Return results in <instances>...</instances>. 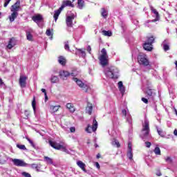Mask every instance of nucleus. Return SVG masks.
Instances as JSON below:
<instances>
[{"label":"nucleus","instance_id":"obj_1","mask_svg":"<svg viewBox=\"0 0 177 177\" xmlns=\"http://www.w3.org/2000/svg\"><path fill=\"white\" fill-rule=\"evenodd\" d=\"M140 138L146 142V140H150L151 136H150V127L149 122L147 118L145 119L144 124H142V129L140 134Z\"/></svg>","mask_w":177,"mask_h":177},{"label":"nucleus","instance_id":"obj_22","mask_svg":"<svg viewBox=\"0 0 177 177\" xmlns=\"http://www.w3.org/2000/svg\"><path fill=\"white\" fill-rule=\"evenodd\" d=\"M62 10H61L60 8L58 10H55V13L53 15L55 21H57V19H59V16L60 15V13H62Z\"/></svg>","mask_w":177,"mask_h":177},{"label":"nucleus","instance_id":"obj_23","mask_svg":"<svg viewBox=\"0 0 177 177\" xmlns=\"http://www.w3.org/2000/svg\"><path fill=\"white\" fill-rule=\"evenodd\" d=\"M50 81L51 84H57V82H59V76L52 75L50 78Z\"/></svg>","mask_w":177,"mask_h":177},{"label":"nucleus","instance_id":"obj_53","mask_svg":"<svg viewBox=\"0 0 177 177\" xmlns=\"http://www.w3.org/2000/svg\"><path fill=\"white\" fill-rule=\"evenodd\" d=\"M145 146L148 149L150 148V146H151V142H145Z\"/></svg>","mask_w":177,"mask_h":177},{"label":"nucleus","instance_id":"obj_27","mask_svg":"<svg viewBox=\"0 0 177 177\" xmlns=\"http://www.w3.org/2000/svg\"><path fill=\"white\" fill-rule=\"evenodd\" d=\"M59 109H60V106H50V110L51 113H56V111H59Z\"/></svg>","mask_w":177,"mask_h":177},{"label":"nucleus","instance_id":"obj_51","mask_svg":"<svg viewBox=\"0 0 177 177\" xmlns=\"http://www.w3.org/2000/svg\"><path fill=\"white\" fill-rule=\"evenodd\" d=\"M15 44L12 43V44H10V43H8V46H7V48L8 49H12V48H13V46H15Z\"/></svg>","mask_w":177,"mask_h":177},{"label":"nucleus","instance_id":"obj_45","mask_svg":"<svg viewBox=\"0 0 177 177\" xmlns=\"http://www.w3.org/2000/svg\"><path fill=\"white\" fill-rule=\"evenodd\" d=\"M165 161H166V162H168V164H172V162H173V160L171 157H167L165 159Z\"/></svg>","mask_w":177,"mask_h":177},{"label":"nucleus","instance_id":"obj_32","mask_svg":"<svg viewBox=\"0 0 177 177\" xmlns=\"http://www.w3.org/2000/svg\"><path fill=\"white\" fill-rule=\"evenodd\" d=\"M112 146H114L115 147H120L121 145H120V142L118 140L113 139L111 142Z\"/></svg>","mask_w":177,"mask_h":177},{"label":"nucleus","instance_id":"obj_52","mask_svg":"<svg viewBox=\"0 0 177 177\" xmlns=\"http://www.w3.org/2000/svg\"><path fill=\"white\" fill-rule=\"evenodd\" d=\"M10 1H12V0H6L5 1L4 8H6L8 6V5H9V3H10Z\"/></svg>","mask_w":177,"mask_h":177},{"label":"nucleus","instance_id":"obj_58","mask_svg":"<svg viewBox=\"0 0 177 177\" xmlns=\"http://www.w3.org/2000/svg\"><path fill=\"white\" fill-rule=\"evenodd\" d=\"M69 111H71V113H74L75 111V109H74V106H72Z\"/></svg>","mask_w":177,"mask_h":177},{"label":"nucleus","instance_id":"obj_18","mask_svg":"<svg viewBox=\"0 0 177 177\" xmlns=\"http://www.w3.org/2000/svg\"><path fill=\"white\" fill-rule=\"evenodd\" d=\"M77 165L83 170V172H85V173L87 172L86 169H85V167H86V165H85V163H84L82 161L78 160L77 162Z\"/></svg>","mask_w":177,"mask_h":177},{"label":"nucleus","instance_id":"obj_64","mask_svg":"<svg viewBox=\"0 0 177 177\" xmlns=\"http://www.w3.org/2000/svg\"><path fill=\"white\" fill-rule=\"evenodd\" d=\"M97 158H100V153H98V154L97 155Z\"/></svg>","mask_w":177,"mask_h":177},{"label":"nucleus","instance_id":"obj_60","mask_svg":"<svg viewBox=\"0 0 177 177\" xmlns=\"http://www.w3.org/2000/svg\"><path fill=\"white\" fill-rule=\"evenodd\" d=\"M41 92L44 93V95H46V90L45 88H41Z\"/></svg>","mask_w":177,"mask_h":177},{"label":"nucleus","instance_id":"obj_24","mask_svg":"<svg viewBox=\"0 0 177 177\" xmlns=\"http://www.w3.org/2000/svg\"><path fill=\"white\" fill-rule=\"evenodd\" d=\"M162 46L165 52H167V50H169V44H168V41L167 40H165L162 42Z\"/></svg>","mask_w":177,"mask_h":177},{"label":"nucleus","instance_id":"obj_31","mask_svg":"<svg viewBox=\"0 0 177 177\" xmlns=\"http://www.w3.org/2000/svg\"><path fill=\"white\" fill-rule=\"evenodd\" d=\"M37 106V102L35 101V97H33V100L32 101V106L35 114L37 111V106Z\"/></svg>","mask_w":177,"mask_h":177},{"label":"nucleus","instance_id":"obj_33","mask_svg":"<svg viewBox=\"0 0 177 177\" xmlns=\"http://www.w3.org/2000/svg\"><path fill=\"white\" fill-rule=\"evenodd\" d=\"M102 33L105 37H111V35H113V32L110 30H102Z\"/></svg>","mask_w":177,"mask_h":177},{"label":"nucleus","instance_id":"obj_47","mask_svg":"<svg viewBox=\"0 0 177 177\" xmlns=\"http://www.w3.org/2000/svg\"><path fill=\"white\" fill-rule=\"evenodd\" d=\"M119 89L120 91V93L122 95H124V93H125V87H124V86L122 87H119Z\"/></svg>","mask_w":177,"mask_h":177},{"label":"nucleus","instance_id":"obj_26","mask_svg":"<svg viewBox=\"0 0 177 177\" xmlns=\"http://www.w3.org/2000/svg\"><path fill=\"white\" fill-rule=\"evenodd\" d=\"M85 6V1L84 0L77 1V7L79 9H82Z\"/></svg>","mask_w":177,"mask_h":177},{"label":"nucleus","instance_id":"obj_46","mask_svg":"<svg viewBox=\"0 0 177 177\" xmlns=\"http://www.w3.org/2000/svg\"><path fill=\"white\" fill-rule=\"evenodd\" d=\"M46 34L48 37H50L52 35H53L52 34V32L50 31V29H47L46 32Z\"/></svg>","mask_w":177,"mask_h":177},{"label":"nucleus","instance_id":"obj_17","mask_svg":"<svg viewBox=\"0 0 177 177\" xmlns=\"http://www.w3.org/2000/svg\"><path fill=\"white\" fill-rule=\"evenodd\" d=\"M69 75H71V73H69V72L67 71H59V77L63 78V80H64V78H67V77H69Z\"/></svg>","mask_w":177,"mask_h":177},{"label":"nucleus","instance_id":"obj_19","mask_svg":"<svg viewBox=\"0 0 177 177\" xmlns=\"http://www.w3.org/2000/svg\"><path fill=\"white\" fill-rule=\"evenodd\" d=\"M32 32H34V30H32V29H29L26 30V38L28 41H32Z\"/></svg>","mask_w":177,"mask_h":177},{"label":"nucleus","instance_id":"obj_34","mask_svg":"<svg viewBox=\"0 0 177 177\" xmlns=\"http://www.w3.org/2000/svg\"><path fill=\"white\" fill-rule=\"evenodd\" d=\"M153 153L156 155V156H161V149H160V147H156L154 150H153Z\"/></svg>","mask_w":177,"mask_h":177},{"label":"nucleus","instance_id":"obj_49","mask_svg":"<svg viewBox=\"0 0 177 177\" xmlns=\"http://www.w3.org/2000/svg\"><path fill=\"white\" fill-rule=\"evenodd\" d=\"M22 176L24 177H31V174H30L26 171L22 172Z\"/></svg>","mask_w":177,"mask_h":177},{"label":"nucleus","instance_id":"obj_8","mask_svg":"<svg viewBox=\"0 0 177 177\" xmlns=\"http://www.w3.org/2000/svg\"><path fill=\"white\" fill-rule=\"evenodd\" d=\"M97 129V121H96V119H93V126H91V124H88L87 128L86 129V131H87L88 133H92L93 132H96V130Z\"/></svg>","mask_w":177,"mask_h":177},{"label":"nucleus","instance_id":"obj_41","mask_svg":"<svg viewBox=\"0 0 177 177\" xmlns=\"http://www.w3.org/2000/svg\"><path fill=\"white\" fill-rule=\"evenodd\" d=\"M17 147L18 149H20V150H27V148L26 147V145H17Z\"/></svg>","mask_w":177,"mask_h":177},{"label":"nucleus","instance_id":"obj_11","mask_svg":"<svg viewBox=\"0 0 177 177\" xmlns=\"http://www.w3.org/2000/svg\"><path fill=\"white\" fill-rule=\"evenodd\" d=\"M74 19H75V15H74V14L66 17V23L67 27H73V20Z\"/></svg>","mask_w":177,"mask_h":177},{"label":"nucleus","instance_id":"obj_44","mask_svg":"<svg viewBox=\"0 0 177 177\" xmlns=\"http://www.w3.org/2000/svg\"><path fill=\"white\" fill-rule=\"evenodd\" d=\"M78 50L81 53L82 57H85V56H86V54L85 53V50L79 49Z\"/></svg>","mask_w":177,"mask_h":177},{"label":"nucleus","instance_id":"obj_38","mask_svg":"<svg viewBox=\"0 0 177 177\" xmlns=\"http://www.w3.org/2000/svg\"><path fill=\"white\" fill-rule=\"evenodd\" d=\"M156 129L158 135L161 136V138H164V131H162L161 129H159L158 127H156Z\"/></svg>","mask_w":177,"mask_h":177},{"label":"nucleus","instance_id":"obj_28","mask_svg":"<svg viewBox=\"0 0 177 177\" xmlns=\"http://www.w3.org/2000/svg\"><path fill=\"white\" fill-rule=\"evenodd\" d=\"M58 62L59 64H62V66H65L66 65V59L63 57V56L59 57L58 59Z\"/></svg>","mask_w":177,"mask_h":177},{"label":"nucleus","instance_id":"obj_54","mask_svg":"<svg viewBox=\"0 0 177 177\" xmlns=\"http://www.w3.org/2000/svg\"><path fill=\"white\" fill-rule=\"evenodd\" d=\"M73 107V105L70 103L66 104V109H71Z\"/></svg>","mask_w":177,"mask_h":177},{"label":"nucleus","instance_id":"obj_29","mask_svg":"<svg viewBox=\"0 0 177 177\" xmlns=\"http://www.w3.org/2000/svg\"><path fill=\"white\" fill-rule=\"evenodd\" d=\"M101 10V15L102 16V17H104V19H107V16L109 14L107 13V10H106V8H102Z\"/></svg>","mask_w":177,"mask_h":177},{"label":"nucleus","instance_id":"obj_55","mask_svg":"<svg viewBox=\"0 0 177 177\" xmlns=\"http://www.w3.org/2000/svg\"><path fill=\"white\" fill-rule=\"evenodd\" d=\"M118 84V88H121L124 86L122 82H119Z\"/></svg>","mask_w":177,"mask_h":177},{"label":"nucleus","instance_id":"obj_42","mask_svg":"<svg viewBox=\"0 0 177 177\" xmlns=\"http://www.w3.org/2000/svg\"><path fill=\"white\" fill-rule=\"evenodd\" d=\"M26 140H28V142H29L31 146L33 147L34 149H35V144H34V142H32V140H31V139H30L28 137H26Z\"/></svg>","mask_w":177,"mask_h":177},{"label":"nucleus","instance_id":"obj_30","mask_svg":"<svg viewBox=\"0 0 177 177\" xmlns=\"http://www.w3.org/2000/svg\"><path fill=\"white\" fill-rule=\"evenodd\" d=\"M8 161V156L3 155V156H0V164H5Z\"/></svg>","mask_w":177,"mask_h":177},{"label":"nucleus","instance_id":"obj_16","mask_svg":"<svg viewBox=\"0 0 177 177\" xmlns=\"http://www.w3.org/2000/svg\"><path fill=\"white\" fill-rule=\"evenodd\" d=\"M20 10V1H17L11 6V12H19Z\"/></svg>","mask_w":177,"mask_h":177},{"label":"nucleus","instance_id":"obj_9","mask_svg":"<svg viewBox=\"0 0 177 177\" xmlns=\"http://www.w3.org/2000/svg\"><path fill=\"white\" fill-rule=\"evenodd\" d=\"M32 20H33L35 21V23H37V25L39 26V27L42 28V24L44 21V17H42V15L38 14L37 15H34L32 17Z\"/></svg>","mask_w":177,"mask_h":177},{"label":"nucleus","instance_id":"obj_35","mask_svg":"<svg viewBox=\"0 0 177 177\" xmlns=\"http://www.w3.org/2000/svg\"><path fill=\"white\" fill-rule=\"evenodd\" d=\"M93 107L92 106V105H88V106L86 109V113H88V114H89V115H91V114H92V110H93Z\"/></svg>","mask_w":177,"mask_h":177},{"label":"nucleus","instance_id":"obj_13","mask_svg":"<svg viewBox=\"0 0 177 177\" xmlns=\"http://www.w3.org/2000/svg\"><path fill=\"white\" fill-rule=\"evenodd\" d=\"M19 85L21 88H26L27 85V77L26 76H20L19 77Z\"/></svg>","mask_w":177,"mask_h":177},{"label":"nucleus","instance_id":"obj_10","mask_svg":"<svg viewBox=\"0 0 177 177\" xmlns=\"http://www.w3.org/2000/svg\"><path fill=\"white\" fill-rule=\"evenodd\" d=\"M12 161L16 167H27V165H28V164L20 159H12Z\"/></svg>","mask_w":177,"mask_h":177},{"label":"nucleus","instance_id":"obj_12","mask_svg":"<svg viewBox=\"0 0 177 177\" xmlns=\"http://www.w3.org/2000/svg\"><path fill=\"white\" fill-rule=\"evenodd\" d=\"M27 166L32 168V169H35L37 172H42V170H41V167H42V165H41L40 163L39 164L32 163L29 165L28 164Z\"/></svg>","mask_w":177,"mask_h":177},{"label":"nucleus","instance_id":"obj_36","mask_svg":"<svg viewBox=\"0 0 177 177\" xmlns=\"http://www.w3.org/2000/svg\"><path fill=\"white\" fill-rule=\"evenodd\" d=\"M44 160L47 162V164H53V160H52V158L44 156Z\"/></svg>","mask_w":177,"mask_h":177},{"label":"nucleus","instance_id":"obj_50","mask_svg":"<svg viewBox=\"0 0 177 177\" xmlns=\"http://www.w3.org/2000/svg\"><path fill=\"white\" fill-rule=\"evenodd\" d=\"M141 100L142 102H143V103H145V104H147L149 103V100H147V98L142 97Z\"/></svg>","mask_w":177,"mask_h":177},{"label":"nucleus","instance_id":"obj_20","mask_svg":"<svg viewBox=\"0 0 177 177\" xmlns=\"http://www.w3.org/2000/svg\"><path fill=\"white\" fill-rule=\"evenodd\" d=\"M143 48L145 49V50L151 52L153 50V45L147 43H144Z\"/></svg>","mask_w":177,"mask_h":177},{"label":"nucleus","instance_id":"obj_3","mask_svg":"<svg viewBox=\"0 0 177 177\" xmlns=\"http://www.w3.org/2000/svg\"><path fill=\"white\" fill-rule=\"evenodd\" d=\"M102 55L99 57L100 64L102 67H106L109 64V55H107V50L106 48H102L101 50Z\"/></svg>","mask_w":177,"mask_h":177},{"label":"nucleus","instance_id":"obj_4","mask_svg":"<svg viewBox=\"0 0 177 177\" xmlns=\"http://www.w3.org/2000/svg\"><path fill=\"white\" fill-rule=\"evenodd\" d=\"M48 143L50 146H51V147H53V149H55V150H62V151H64V153H69L68 149H67L66 147L61 145L60 144H58L56 142L49 140Z\"/></svg>","mask_w":177,"mask_h":177},{"label":"nucleus","instance_id":"obj_7","mask_svg":"<svg viewBox=\"0 0 177 177\" xmlns=\"http://www.w3.org/2000/svg\"><path fill=\"white\" fill-rule=\"evenodd\" d=\"M151 10L152 12V13H153V17H155L154 19H152L151 21H148L146 24L145 26H149L147 25V23H155V21H158L160 20V15L158 14V12L157 11V10H156V8H153V6L151 7Z\"/></svg>","mask_w":177,"mask_h":177},{"label":"nucleus","instance_id":"obj_57","mask_svg":"<svg viewBox=\"0 0 177 177\" xmlns=\"http://www.w3.org/2000/svg\"><path fill=\"white\" fill-rule=\"evenodd\" d=\"M70 131H71V132H72V133L75 132V127H71V128H70Z\"/></svg>","mask_w":177,"mask_h":177},{"label":"nucleus","instance_id":"obj_56","mask_svg":"<svg viewBox=\"0 0 177 177\" xmlns=\"http://www.w3.org/2000/svg\"><path fill=\"white\" fill-rule=\"evenodd\" d=\"M128 148H129L128 150L132 151V144L131 142H129Z\"/></svg>","mask_w":177,"mask_h":177},{"label":"nucleus","instance_id":"obj_59","mask_svg":"<svg viewBox=\"0 0 177 177\" xmlns=\"http://www.w3.org/2000/svg\"><path fill=\"white\" fill-rule=\"evenodd\" d=\"M91 50H92V48H91V46H88L87 51L88 52V53H91Z\"/></svg>","mask_w":177,"mask_h":177},{"label":"nucleus","instance_id":"obj_43","mask_svg":"<svg viewBox=\"0 0 177 177\" xmlns=\"http://www.w3.org/2000/svg\"><path fill=\"white\" fill-rule=\"evenodd\" d=\"M146 93L148 95V96H153V91L150 88L147 90Z\"/></svg>","mask_w":177,"mask_h":177},{"label":"nucleus","instance_id":"obj_5","mask_svg":"<svg viewBox=\"0 0 177 177\" xmlns=\"http://www.w3.org/2000/svg\"><path fill=\"white\" fill-rule=\"evenodd\" d=\"M73 81L77 84L80 88L82 89V91H84V92H88V90L89 89V86L87 84H85L81 80L77 78V77H73Z\"/></svg>","mask_w":177,"mask_h":177},{"label":"nucleus","instance_id":"obj_14","mask_svg":"<svg viewBox=\"0 0 177 177\" xmlns=\"http://www.w3.org/2000/svg\"><path fill=\"white\" fill-rule=\"evenodd\" d=\"M66 6H71V8H74V4L71 3L70 0H65L62 2V5L61 6L60 8L61 10H63Z\"/></svg>","mask_w":177,"mask_h":177},{"label":"nucleus","instance_id":"obj_6","mask_svg":"<svg viewBox=\"0 0 177 177\" xmlns=\"http://www.w3.org/2000/svg\"><path fill=\"white\" fill-rule=\"evenodd\" d=\"M138 63L139 64H141L142 66H148L149 68H150V64L149 62V59H147V56L142 55H139L138 57Z\"/></svg>","mask_w":177,"mask_h":177},{"label":"nucleus","instance_id":"obj_21","mask_svg":"<svg viewBox=\"0 0 177 177\" xmlns=\"http://www.w3.org/2000/svg\"><path fill=\"white\" fill-rule=\"evenodd\" d=\"M17 16H19V12H12L11 15L9 17L10 23H13V21H15V19L17 18Z\"/></svg>","mask_w":177,"mask_h":177},{"label":"nucleus","instance_id":"obj_48","mask_svg":"<svg viewBox=\"0 0 177 177\" xmlns=\"http://www.w3.org/2000/svg\"><path fill=\"white\" fill-rule=\"evenodd\" d=\"M8 44H10V45L15 44H16V40L15 39V38H11L8 42Z\"/></svg>","mask_w":177,"mask_h":177},{"label":"nucleus","instance_id":"obj_62","mask_svg":"<svg viewBox=\"0 0 177 177\" xmlns=\"http://www.w3.org/2000/svg\"><path fill=\"white\" fill-rule=\"evenodd\" d=\"M2 85H4L3 81L0 78V86H2Z\"/></svg>","mask_w":177,"mask_h":177},{"label":"nucleus","instance_id":"obj_2","mask_svg":"<svg viewBox=\"0 0 177 177\" xmlns=\"http://www.w3.org/2000/svg\"><path fill=\"white\" fill-rule=\"evenodd\" d=\"M104 73L107 78L117 80L118 78V73H120V71L118 70V68L115 66H111L105 68Z\"/></svg>","mask_w":177,"mask_h":177},{"label":"nucleus","instance_id":"obj_39","mask_svg":"<svg viewBox=\"0 0 177 177\" xmlns=\"http://www.w3.org/2000/svg\"><path fill=\"white\" fill-rule=\"evenodd\" d=\"M72 77H77L80 74V71L77 70H73L71 73H70Z\"/></svg>","mask_w":177,"mask_h":177},{"label":"nucleus","instance_id":"obj_15","mask_svg":"<svg viewBox=\"0 0 177 177\" xmlns=\"http://www.w3.org/2000/svg\"><path fill=\"white\" fill-rule=\"evenodd\" d=\"M122 114L126 118V120L129 124H132V117H131V115L127 113V110L123 109L122 111Z\"/></svg>","mask_w":177,"mask_h":177},{"label":"nucleus","instance_id":"obj_63","mask_svg":"<svg viewBox=\"0 0 177 177\" xmlns=\"http://www.w3.org/2000/svg\"><path fill=\"white\" fill-rule=\"evenodd\" d=\"M174 134L175 135V136H177V130L176 129L174 130Z\"/></svg>","mask_w":177,"mask_h":177},{"label":"nucleus","instance_id":"obj_25","mask_svg":"<svg viewBox=\"0 0 177 177\" xmlns=\"http://www.w3.org/2000/svg\"><path fill=\"white\" fill-rule=\"evenodd\" d=\"M153 43H154V37L153 36L147 37L145 44H149L150 45H153Z\"/></svg>","mask_w":177,"mask_h":177},{"label":"nucleus","instance_id":"obj_40","mask_svg":"<svg viewBox=\"0 0 177 177\" xmlns=\"http://www.w3.org/2000/svg\"><path fill=\"white\" fill-rule=\"evenodd\" d=\"M64 49L65 50H68V52H70V45L68 44V41L64 42Z\"/></svg>","mask_w":177,"mask_h":177},{"label":"nucleus","instance_id":"obj_61","mask_svg":"<svg viewBox=\"0 0 177 177\" xmlns=\"http://www.w3.org/2000/svg\"><path fill=\"white\" fill-rule=\"evenodd\" d=\"M95 166L98 169L100 168V165H99V162H95Z\"/></svg>","mask_w":177,"mask_h":177},{"label":"nucleus","instance_id":"obj_37","mask_svg":"<svg viewBox=\"0 0 177 177\" xmlns=\"http://www.w3.org/2000/svg\"><path fill=\"white\" fill-rule=\"evenodd\" d=\"M127 157L129 158V160H132V158H133V154L132 153V151L128 150L127 151Z\"/></svg>","mask_w":177,"mask_h":177}]
</instances>
